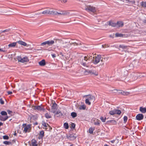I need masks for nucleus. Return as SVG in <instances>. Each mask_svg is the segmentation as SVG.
I'll list each match as a JSON object with an SVG mask.
<instances>
[{"mask_svg":"<svg viewBox=\"0 0 146 146\" xmlns=\"http://www.w3.org/2000/svg\"><path fill=\"white\" fill-rule=\"evenodd\" d=\"M91 56L90 54L84 56H82L80 60V62L82 65L86 68H91V66L88 63H87V60L90 58Z\"/></svg>","mask_w":146,"mask_h":146,"instance_id":"f257e3e1","label":"nucleus"},{"mask_svg":"<svg viewBox=\"0 0 146 146\" xmlns=\"http://www.w3.org/2000/svg\"><path fill=\"white\" fill-rule=\"evenodd\" d=\"M73 44H76V45H79L80 44V43L76 42H73L70 43V41L68 40H65L63 41L62 43V46L65 48H69L70 45Z\"/></svg>","mask_w":146,"mask_h":146,"instance_id":"f03ea898","label":"nucleus"},{"mask_svg":"<svg viewBox=\"0 0 146 146\" xmlns=\"http://www.w3.org/2000/svg\"><path fill=\"white\" fill-rule=\"evenodd\" d=\"M86 96L87 98L85 100L86 103L88 105H90L91 102H93L95 100V97L91 95L85 96L84 97Z\"/></svg>","mask_w":146,"mask_h":146,"instance_id":"7ed1b4c3","label":"nucleus"},{"mask_svg":"<svg viewBox=\"0 0 146 146\" xmlns=\"http://www.w3.org/2000/svg\"><path fill=\"white\" fill-rule=\"evenodd\" d=\"M84 73L85 75L90 74L91 75H94L95 76H97L98 74V73L97 72L96 70H86L84 72Z\"/></svg>","mask_w":146,"mask_h":146,"instance_id":"20e7f679","label":"nucleus"},{"mask_svg":"<svg viewBox=\"0 0 146 146\" xmlns=\"http://www.w3.org/2000/svg\"><path fill=\"white\" fill-rule=\"evenodd\" d=\"M102 57L100 55H99L93 57L92 60V62L94 64H98L100 60L102 61L101 59Z\"/></svg>","mask_w":146,"mask_h":146,"instance_id":"39448f33","label":"nucleus"},{"mask_svg":"<svg viewBox=\"0 0 146 146\" xmlns=\"http://www.w3.org/2000/svg\"><path fill=\"white\" fill-rule=\"evenodd\" d=\"M17 59L19 62L22 63H25L29 62V60L27 56H25L22 58L20 56H18L17 57Z\"/></svg>","mask_w":146,"mask_h":146,"instance_id":"423d86ee","label":"nucleus"},{"mask_svg":"<svg viewBox=\"0 0 146 146\" xmlns=\"http://www.w3.org/2000/svg\"><path fill=\"white\" fill-rule=\"evenodd\" d=\"M24 128L23 132L25 133L29 132L31 129V125L30 124L26 125V124H23V125Z\"/></svg>","mask_w":146,"mask_h":146,"instance_id":"0eeeda50","label":"nucleus"},{"mask_svg":"<svg viewBox=\"0 0 146 146\" xmlns=\"http://www.w3.org/2000/svg\"><path fill=\"white\" fill-rule=\"evenodd\" d=\"M43 14H48L50 15H56V12L52 9H48L43 11L42 13Z\"/></svg>","mask_w":146,"mask_h":146,"instance_id":"6e6552de","label":"nucleus"},{"mask_svg":"<svg viewBox=\"0 0 146 146\" xmlns=\"http://www.w3.org/2000/svg\"><path fill=\"white\" fill-rule=\"evenodd\" d=\"M85 10L87 11H90L93 13L95 12L96 11L94 7L91 6H87L85 8Z\"/></svg>","mask_w":146,"mask_h":146,"instance_id":"1a4fd4ad","label":"nucleus"},{"mask_svg":"<svg viewBox=\"0 0 146 146\" xmlns=\"http://www.w3.org/2000/svg\"><path fill=\"white\" fill-rule=\"evenodd\" d=\"M52 105L51 106V109L50 112L54 113L57 110V105L55 102H52Z\"/></svg>","mask_w":146,"mask_h":146,"instance_id":"9d476101","label":"nucleus"},{"mask_svg":"<svg viewBox=\"0 0 146 146\" xmlns=\"http://www.w3.org/2000/svg\"><path fill=\"white\" fill-rule=\"evenodd\" d=\"M114 90L118 91L119 93L124 95H127L129 94L130 93L129 92H124L123 90H118L117 89Z\"/></svg>","mask_w":146,"mask_h":146,"instance_id":"9b49d317","label":"nucleus"},{"mask_svg":"<svg viewBox=\"0 0 146 146\" xmlns=\"http://www.w3.org/2000/svg\"><path fill=\"white\" fill-rule=\"evenodd\" d=\"M33 109L34 110H37L38 111H44V109L41 106H34L33 107Z\"/></svg>","mask_w":146,"mask_h":146,"instance_id":"f8f14e48","label":"nucleus"},{"mask_svg":"<svg viewBox=\"0 0 146 146\" xmlns=\"http://www.w3.org/2000/svg\"><path fill=\"white\" fill-rule=\"evenodd\" d=\"M17 42L19 44L23 46H24L28 47L29 44H27L26 42L21 40L18 41Z\"/></svg>","mask_w":146,"mask_h":146,"instance_id":"ddd939ff","label":"nucleus"},{"mask_svg":"<svg viewBox=\"0 0 146 146\" xmlns=\"http://www.w3.org/2000/svg\"><path fill=\"white\" fill-rule=\"evenodd\" d=\"M143 115L141 114H139L136 116V119L138 120H141L143 118Z\"/></svg>","mask_w":146,"mask_h":146,"instance_id":"4468645a","label":"nucleus"},{"mask_svg":"<svg viewBox=\"0 0 146 146\" xmlns=\"http://www.w3.org/2000/svg\"><path fill=\"white\" fill-rule=\"evenodd\" d=\"M139 73H134L133 74L132 76L131 77H133L132 78H133V80H136L137 78H138V76H139Z\"/></svg>","mask_w":146,"mask_h":146,"instance_id":"2eb2a0df","label":"nucleus"},{"mask_svg":"<svg viewBox=\"0 0 146 146\" xmlns=\"http://www.w3.org/2000/svg\"><path fill=\"white\" fill-rule=\"evenodd\" d=\"M39 65L41 66H44L46 64L44 60L43 59L38 62Z\"/></svg>","mask_w":146,"mask_h":146,"instance_id":"dca6fc26","label":"nucleus"},{"mask_svg":"<svg viewBox=\"0 0 146 146\" xmlns=\"http://www.w3.org/2000/svg\"><path fill=\"white\" fill-rule=\"evenodd\" d=\"M116 24V26L117 25L119 27H121L123 25V22L121 21L117 22Z\"/></svg>","mask_w":146,"mask_h":146,"instance_id":"f3484780","label":"nucleus"},{"mask_svg":"<svg viewBox=\"0 0 146 146\" xmlns=\"http://www.w3.org/2000/svg\"><path fill=\"white\" fill-rule=\"evenodd\" d=\"M17 43V42L12 43L9 44L8 46L9 47H14L16 46Z\"/></svg>","mask_w":146,"mask_h":146,"instance_id":"a211bd4d","label":"nucleus"},{"mask_svg":"<svg viewBox=\"0 0 146 146\" xmlns=\"http://www.w3.org/2000/svg\"><path fill=\"white\" fill-rule=\"evenodd\" d=\"M47 44L49 45H51L54 43V41L53 40L46 41Z\"/></svg>","mask_w":146,"mask_h":146,"instance_id":"6ab92c4d","label":"nucleus"},{"mask_svg":"<svg viewBox=\"0 0 146 146\" xmlns=\"http://www.w3.org/2000/svg\"><path fill=\"white\" fill-rule=\"evenodd\" d=\"M56 12V14L57 15H65L67 14V13L66 11H60V13L57 12L56 11H55Z\"/></svg>","mask_w":146,"mask_h":146,"instance_id":"aec40b11","label":"nucleus"},{"mask_svg":"<svg viewBox=\"0 0 146 146\" xmlns=\"http://www.w3.org/2000/svg\"><path fill=\"white\" fill-rule=\"evenodd\" d=\"M140 110L142 113H145L146 112V108L141 107L140 108Z\"/></svg>","mask_w":146,"mask_h":146,"instance_id":"412c9836","label":"nucleus"},{"mask_svg":"<svg viewBox=\"0 0 146 146\" xmlns=\"http://www.w3.org/2000/svg\"><path fill=\"white\" fill-rule=\"evenodd\" d=\"M108 24L109 25L111 26L112 27H115L116 26V24L111 21H109L108 22Z\"/></svg>","mask_w":146,"mask_h":146,"instance_id":"4be33fe9","label":"nucleus"},{"mask_svg":"<svg viewBox=\"0 0 146 146\" xmlns=\"http://www.w3.org/2000/svg\"><path fill=\"white\" fill-rule=\"evenodd\" d=\"M8 118V117L7 116H6L5 117H0V119L2 121H5Z\"/></svg>","mask_w":146,"mask_h":146,"instance_id":"5701e85b","label":"nucleus"},{"mask_svg":"<svg viewBox=\"0 0 146 146\" xmlns=\"http://www.w3.org/2000/svg\"><path fill=\"white\" fill-rule=\"evenodd\" d=\"M36 143V142L35 140H32V146H37Z\"/></svg>","mask_w":146,"mask_h":146,"instance_id":"b1692460","label":"nucleus"},{"mask_svg":"<svg viewBox=\"0 0 146 146\" xmlns=\"http://www.w3.org/2000/svg\"><path fill=\"white\" fill-rule=\"evenodd\" d=\"M94 130V128L91 127L89 129V132L90 134H92L93 133Z\"/></svg>","mask_w":146,"mask_h":146,"instance_id":"393cba45","label":"nucleus"},{"mask_svg":"<svg viewBox=\"0 0 146 146\" xmlns=\"http://www.w3.org/2000/svg\"><path fill=\"white\" fill-rule=\"evenodd\" d=\"M115 113L118 115L120 114L121 112L120 110L115 109Z\"/></svg>","mask_w":146,"mask_h":146,"instance_id":"a878e982","label":"nucleus"},{"mask_svg":"<svg viewBox=\"0 0 146 146\" xmlns=\"http://www.w3.org/2000/svg\"><path fill=\"white\" fill-rule=\"evenodd\" d=\"M64 127L65 129H68L69 127L68 124L67 123H64Z\"/></svg>","mask_w":146,"mask_h":146,"instance_id":"bb28decb","label":"nucleus"},{"mask_svg":"<svg viewBox=\"0 0 146 146\" xmlns=\"http://www.w3.org/2000/svg\"><path fill=\"white\" fill-rule=\"evenodd\" d=\"M86 108V106L85 105H82V106H80L79 107V109L80 110H84Z\"/></svg>","mask_w":146,"mask_h":146,"instance_id":"cd10ccee","label":"nucleus"},{"mask_svg":"<svg viewBox=\"0 0 146 146\" xmlns=\"http://www.w3.org/2000/svg\"><path fill=\"white\" fill-rule=\"evenodd\" d=\"M71 116L73 118H74L76 117L77 114L76 113L74 112H72L71 113Z\"/></svg>","mask_w":146,"mask_h":146,"instance_id":"c85d7f7f","label":"nucleus"},{"mask_svg":"<svg viewBox=\"0 0 146 146\" xmlns=\"http://www.w3.org/2000/svg\"><path fill=\"white\" fill-rule=\"evenodd\" d=\"M115 37H123V35L121 34H119V33H116L115 34Z\"/></svg>","mask_w":146,"mask_h":146,"instance_id":"c756f323","label":"nucleus"},{"mask_svg":"<svg viewBox=\"0 0 146 146\" xmlns=\"http://www.w3.org/2000/svg\"><path fill=\"white\" fill-rule=\"evenodd\" d=\"M44 131H42L40 132L39 135L42 138L44 136Z\"/></svg>","mask_w":146,"mask_h":146,"instance_id":"7c9ffc66","label":"nucleus"},{"mask_svg":"<svg viewBox=\"0 0 146 146\" xmlns=\"http://www.w3.org/2000/svg\"><path fill=\"white\" fill-rule=\"evenodd\" d=\"M55 115H59V116H60L62 115V113L61 112L59 111H57L56 112H55Z\"/></svg>","mask_w":146,"mask_h":146,"instance_id":"2f4dec72","label":"nucleus"},{"mask_svg":"<svg viewBox=\"0 0 146 146\" xmlns=\"http://www.w3.org/2000/svg\"><path fill=\"white\" fill-rule=\"evenodd\" d=\"M141 5L142 7H146V2H142Z\"/></svg>","mask_w":146,"mask_h":146,"instance_id":"473e14b6","label":"nucleus"},{"mask_svg":"<svg viewBox=\"0 0 146 146\" xmlns=\"http://www.w3.org/2000/svg\"><path fill=\"white\" fill-rule=\"evenodd\" d=\"M119 47L120 48H121L123 49H126L127 48V46H125L123 45H121L119 46Z\"/></svg>","mask_w":146,"mask_h":146,"instance_id":"72a5a7b5","label":"nucleus"},{"mask_svg":"<svg viewBox=\"0 0 146 146\" xmlns=\"http://www.w3.org/2000/svg\"><path fill=\"white\" fill-rule=\"evenodd\" d=\"M1 114L2 115H6L7 116V112L5 111H2L1 113Z\"/></svg>","mask_w":146,"mask_h":146,"instance_id":"f704fd0d","label":"nucleus"},{"mask_svg":"<svg viewBox=\"0 0 146 146\" xmlns=\"http://www.w3.org/2000/svg\"><path fill=\"white\" fill-rule=\"evenodd\" d=\"M109 113L110 115H113L115 114V109L110 111L109 112Z\"/></svg>","mask_w":146,"mask_h":146,"instance_id":"c9c22d12","label":"nucleus"},{"mask_svg":"<svg viewBox=\"0 0 146 146\" xmlns=\"http://www.w3.org/2000/svg\"><path fill=\"white\" fill-rule=\"evenodd\" d=\"M45 117L47 118H51V116L49 115V114L48 113H47L45 114Z\"/></svg>","mask_w":146,"mask_h":146,"instance_id":"e433bc0d","label":"nucleus"},{"mask_svg":"<svg viewBox=\"0 0 146 146\" xmlns=\"http://www.w3.org/2000/svg\"><path fill=\"white\" fill-rule=\"evenodd\" d=\"M100 119L103 122H105L106 120V117L104 118L102 117H101L100 118Z\"/></svg>","mask_w":146,"mask_h":146,"instance_id":"4c0bfd02","label":"nucleus"},{"mask_svg":"<svg viewBox=\"0 0 146 146\" xmlns=\"http://www.w3.org/2000/svg\"><path fill=\"white\" fill-rule=\"evenodd\" d=\"M42 125L45 127H46L48 126V124L44 122H42Z\"/></svg>","mask_w":146,"mask_h":146,"instance_id":"58836bf2","label":"nucleus"},{"mask_svg":"<svg viewBox=\"0 0 146 146\" xmlns=\"http://www.w3.org/2000/svg\"><path fill=\"white\" fill-rule=\"evenodd\" d=\"M3 138L4 139L8 140L9 139V137L7 135H4L3 136Z\"/></svg>","mask_w":146,"mask_h":146,"instance_id":"ea45409f","label":"nucleus"},{"mask_svg":"<svg viewBox=\"0 0 146 146\" xmlns=\"http://www.w3.org/2000/svg\"><path fill=\"white\" fill-rule=\"evenodd\" d=\"M46 44H47V42L46 41H45L44 42H43L42 43L40 44V46H44V45H46Z\"/></svg>","mask_w":146,"mask_h":146,"instance_id":"a19ab883","label":"nucleus"},{"mask_svg":"<svg viewBox=\"0 0 146 146\" xmlns=\"http://www.w3.org/2000/svg\"><path fill=\"white\" fill-rule=\"evenodd\" d=\"M3 143L4 144H6V145H8L9 144H10L11 143L10 142L7 141H4Z\"/></svg>","mask_w":146,"mask_h":146,"instance_id":"79ce46f5","label":"nucleus"},{"mask_svg":"<svg viewBox=\"0 0 146 146\" xmlns=\"http://www.w3.org/2000/svg\"><path fill=\"white\" fill-rule=\"evenodd\" d=\"M123 119H124V121L125 122H126L127 120V116H124L123 117Z\"/></svg>","mask_w":146,"mask_h":146,"instance_id":"37998d69","label":"nucleus"},{"mask_svg":"<svg viewBox=\"0 0 146 146\" xmlns=\"http://www.w3.org/2000/svg\"><path fill=\"white\" fill-rule=\"evenodd\" d=\"M0 102L1 104L2 105L4 104V101L3 100L2 98L0 99Z\"/></svg>","mask_w":146,"mask_h":146,"instance_id":"c03bdc74","label":"nucleus"},{"mask_svg":"<svg viewBox=\"0 0 146 146\" xmlns=\"http://www.w3.org/2000/svg\"><path fill=\"white\" fill-rule=\"evenodd\" d=\"M110 121L112 123H113L114 124H115L116 123V122L115 120H111Z\"/></svg>","mask_w":146,"mask_h":146,"instance_id":"a18cd8bd","label":"nucleus"},{"mask_svg":"<svg viewBox=\"0 0 146 146\" xmlns=\"http://www.w3.org/2000/svg\"><path fill=\"white\" fill-rule=\"evenodd\" d=\"M9 31V29H6L5 30L3 31L2 32V33L5 32H7Z\"/></svg>","mask_w":146,"mask_h":146,"instance_id":"49530a36","label":"nucleus"},{"mask_svg":"<svg viewBox=\"0 0 146 146\" xmlns=\"http://www.w3.org/2000/svg\"><path fill=\"white\" fill-rule=\"evenodd\" d=\"M7 93L8 94H9V95L11 94H12V92L10 91H8L7 92Z\"/></svg>","mask_w":146,"mask_h":146,"instance_id":"de8ad7c7","label":"nucleus"},{"mask_svg":"<svg viewBox=\"0 0 146 146\" xmlns=\"http://www.w3.org/2000/svg\"><path fill=\"white\" fill-rule=\"evenodd\" d=\"M72 127L73 128H74L75 127V124L74 123H72Z\"/></svg>","mask_w":146,"mask_h":146,"instance_id":"09e8293b","label":"nucleus"},{"mask_svg":"<svg viewBox=\"0 0 146 146\" xmlns=\"http://www.w3.org/2000/svg\"><path fill=\"white\" fill-rule=\"evenodd\" d=\"M0 51L5 52V50L3 49H2L0 48Z\"/></svg>","mask_w":146,"mask_h":146,"instance_id":"8fccbe9b","label":"nucleus"},{"mask_svg":"<svg viewBox=\"0 0 146 146\" xmlns=\"http://www.w3.org/2000/svg\"><path fill=\"white\" fill-rule=\"evenodd\" d=\"M8 113L9 114H11L12 113V111L9 110L7 111Z\"/></svg>","mask_w":146,"mask_h":146,"instance_id":"3c124183","label":"nucleus"},{"mask_svg":"<svg viewBox=\"0 0 146 146\" xmlns=\"http://www.w3.org/2000/svg\"><path fill=\"white\" fill-rule=\"evenodd\" d=\"M115 140H113L110 141V142L112 143H114V142H115Z\"/></svg>","mask_w":146,"mask_h":146,"instance_id":"603ef678","label":"nucleus"},{"mask_svg":"<svg viewBox=\"0 0 146 146\" xmlns=\"http://www.w3.org/2000/svg\"><path fill=\"white\" fill-rule=\"evenodd\" d=\"M52 57L53 58H55L56 57V55L55 54H52Z\"/></svg>","mask_w":146,"mask_h":146,"instance_id":"864d4df0","label":"nucleus"},{"mask_svg":"<svg viewBox=\"0 0 146 146\" xmlns=\"http://www.w3.org/2000/svg\"><path fill=\"white\" fill-rule=\"evenodd\" d=\"M56 41H62V40H60L59 39H56ZM60 42H61V41H60Z\"/></svg>","mask_w":146,"mask_h":146,"instance_id":"5fc2aeb1","label":"nucleus"},{"mask_svg":"<svg viewBox=\"0 0 146 146\" xmlns=\"http://www.w3.org/2000/svg\"><path fill=\"white\" fill-rule=\"evenodd\" d=\"M3 125V123L1 122H0V126L2 125Z\"/></svg>","mask_w":146,"mask_h":146,"instance_id":"6e6d98bb","label":"nucleus"},{"mask_svg":"<svg viewBox=\"0 0 146 146\" xmlns=\"http://www.w3.org/2000/svg\"><path fill=\"white\" fill-rule=\"evenodd\" d=\"M63 2H64V3L66 2L67 1V0H63Z\"/></svg>","mask_w":146,"mask_h":146,"instance_id":"4d7b16f0","label":"nucleus"},{"mask_svg":"<svg viewBox=\"0 0 146 146\" xmlns=\"http://www.w3.org/2000/svg\"><path fill=\"white\" fill-rule=\"evenodd\" d=\"M16 134H17V133H16V132H15V133H14V135H15V136H16Z\"/></svg>","mask_w":146,"mask_h":146,"instance_id":"13d9d810","label":"nucleus"},{"mask_svg":"<svg viewBox=\"0 0 146 146\" xmlns=\"http://www.w3.org/2000/svg\"><path fill=\"white\" fill-rule=\"evenodd\" d=\"M104 146H109L107 144H105V145H104Z\"/></svg>","mask_w":146,"mask_h":146,"instance_id":"bf43d9fd","label":"nucleus"},{"mask_svg":"<svg viewBox=\"0 0 146 146\" xmlns=\"http://www.w3.org/2000/svg\"><path fill=\"white\" fill-rule=\"evenodd\" d=\"M35 125H37V124H38V123H35Z\"/></svg>","mask_w":146,"mask_h":146,"instance_id":"052dcab7","label":"nucleus"},{"mask_svg":"<svg viewBox=\"0 0 146 146\" xmlns=\"http://www.w3.org/2000/svg\"><path fill=\"white\" fill-rule=\"evenodd\" d=\"M72 137V135H71L70 136H69V137Z\"/></svg>","mask_w":146,"mask_h":146,"instance_id":"680f3d73","label":"nucleus"},{"mask_svg":"<svg viewBox=\"0 0 146 146\" xmlns=\"http://www.w3.org/2000/svg\"><path fill=\"white\" fill-rule=\"evenodd\" d=\"M93 28H92V30H93V31H94V30H93Z\"/></svg>","mask_w":146,"mask_h":146,"instance_id":"e2e57ef3","label":"nucleus"},{"mask_svg":"<svg viewBox=\"0 0 146 146\" xmlns=\"http://www.w3.org/2000/svg\"><path fill=\"white\" fill-rule=\"evenodd\" d=\"M73 138H74V139H75V137H73Z\"/></svg>","mask_w":146,"mask_h":146,"instance_id":"0e129e2a","label":"nucleus"},{"mask_svg":"<svg viewBox=\"0 0 146 146\" xmlns=\"http://www.w3.org/2000/svg\"><path fill=\"white\" fill-rule=\"evenodd\" d=\"M98 124H99V123H98Z\"/></svg>","mask_w":146,"mask_h":146,"instance_id":"69168bd1","label":"nucleus"}]
</instances>
